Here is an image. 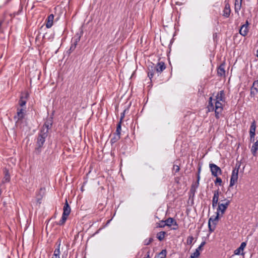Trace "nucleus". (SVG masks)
<instances>
[{
	"instance_id": "ea45409f",
	"label": "nucleus",
	"mask_w": 258,
	"mask_h": 258,
	"mask_svg": "<svg viewBox=\"0 0 258 258\" xmlns=\"http://www.w3.org/2000/svg\"><path fill=\"white\" fill-rule=\"evenodd\" d=\"M44 190H45L44 188H41L40 189L39 192L40 194L42 195L41 196V197H42V196L44 195Z\"/></svg>"
},
{
	"instance_id": "49530a36",
	"label": "nucleus",
	"mask_w": 258,
	"mask_h": 258,
	"mask_svg": "<svg viewBox=\"0 0 258 258\" xmlns=\"http://www.w3.org/2000/svg\"><path fill=\"white\" fill-rule=\"evenodd\" d=\"M111 219H110V220H108V221H107V223H106V225H108V224L110 223V221H111Z\"/></svg>"
},
{
	"instance_id": "cd10ccee",
	"label": "nucleus",
	"mask_w": 258,
	"mask_h": 258,
	"mask_svg": "<svg viewBox=\"0 0 258 258\" xmlns=\"http://www.w3.org/2000/svg\"><path fill=\"white\" fill-rule=\"evenodd\" d=\"M149 71L148 73V76L150 78V80L153 77L155 71H156L155 70H154V68L153 67H151V70L149 69Z\"/></svg>"
},
{
	"instance_id": "79ce46f5",
	"label": "nucleus",
	"mask_w": 258,
	"mask_h": 258,
	"mask_svg": "<svg viewBox=\"0 0 258 258\" xmlns=\"http://www.w3.org/2000/svg\"><path fill=\"white\" fill-rule=\"evenodd\" d=\"M201 170V167L200 166L199 167V168H198V174H200Z\"/></svg>"
},
{
	"instance_id": "6e6552de",
	"label": "nucleus",
	"mask_w": 258,
	"mask_h": 258,
	"mask_svg": "<svg viewBox=\"0 0 258 258\" xmlns=\"http://www.w3.org/2000/svg\"><path fill=\"white\" fill-rule=\"evenodd\" d=\"M25 111L26 107L17 109V115L14 116V119L17 120V122L24 117Z\"/></svg>"
},
{
	"instance_id": "e433bc0d",
	"label": "nucleus",
	"mask_w": 258,
	"mask_h": 258,
	"mask_svg": "<svg viewBox=\"0 0 258 258\" xmlns=\"http://www.w3.org/2000/svg\"><path fill=\"white\" fill-rule=\"evenodd\" d=\"M205 244H206V242L205 241L202 242L201 244L196 249V250H198V251H199L201 249L202 247L205 245Z\"/></svg>"
},
{
	"instance_id": "72a5a7b5",
	"label": "nucleus",
	"mask_w": 258,
	"mask_h": 258,
	"mask_svg": "<svg viewBox=\"0 0 258 258\" xmlns=\"http://www.w3.org/2000/svg\"><path fill=\"white\" fill-rule=\"evenodd\" d=\"M77 43H78V41H76L74 44H72L71 47H70V51H74L76 47V46L77 45Z\"/></svg>"
},
{
	"instance_id": "20e7f679",
	"label": "nucleus",
	"mask_w": 258,
	"mask_h": 258,
	"mask_svg": "<svg viewBox=\"0 0 258 258\" xmlns=\"http://www.w3.org/2000/svg\"><path fill=\"white\" fill-rule=\"evenodd\" d=\"M48 134H45L40 132L38 135V138L37 140V147L36 148V150H39L41 149L45 141V139L47 137Z\"/></svg>"
},
{
	"instance_id": "423d86ee",
	"label": "nucleus",
	"mask_w": 258,
	"mask_h": 258,
	"mask_svg": "<svg viewBox=\"0 0 258 258\" xmlns=\"http://www.w3.org/2000/svg\"><path fill=\"white\" fill-rule=\"evenodd\" d=\"M209 167L212 173V175L214 177H217L218 175L222 174V170L221 168L218 167L217 165L214 163H210L209 164Z\"/></svg>"
},
{
	"instance_id": "f03ea898",
	"label": "nucleus",
	"mask_w": 258,
	"mask_h": 258,
	"mask_svg": "<svg viewBox=\"0 0 258 258\" xmlns=\"http://www.w3.org/2000/svg\"><path fill=\"white\" fill-rule=\"evenodd\" d=\"M223 203H218V206L217 209V213H218L221 216L224 214L226 210L227 209L229 206L230 201L229 200L225 199L223 201H221Z\"/></svg>"
},
{
	"instance_id": "7ed1b4c3",
	"label": "nucleus",
	"mask_w": 258,
	"mask_h": 258,
	"mask_svg": "<svg viewBox=\"0 0 258 258\" xmlns=\"http://www.w3.org/2000/svg\"><path fill=\"white\" fill-rule=\"evenodd\" d=\"M218 213H216V216H212L211 217L208 221V227H209V230L210 233H212L213 232L215 229L216 225L217 224V222L218 221L219 217L220 216Z\"/></svg>"
},
{
	"instance_id": "dca6fc26",
	"label": "nucleus",
	"mask_w": 258,
	"mask_h": 258,
	"mask_svg": "<svg viewBox=\"0 0 258 258\" xmlns=\"http://www.w3.org/2000/svg\"><path fill=\"white\" fill-rule=\"evenodd\" d=\"M70 213H71V208L68 203L67 200H66V203L64 204V205L63 208L62 215L69 216Z\"/></svg>"
},
{
	"instance_id": "473e14b6",
	"label": "nucleus",
	"mask_w": 258,
	"mask_h": 258,
	"mask_svg": "<svg viewBox=\"0 0 258 258\" xmlns=\"http://www.w3.org/2000/svg\"><path fill=\"white\" fill-rule=\"evenodd\" d=\"M194 237L192 236H189L187 237L186 240V243L188 245H190L192 243Z\"/></svg>"
},
{
	"instance_id": "58836bf2",
	"label": "nucleus",
	"mask_w": 258,
	"mask_h": 258,
	"mask_svg": "<svg viewBox=\"0 0 258 258\" xmlns=\"http://www.w3.org/2000/svg\"><path fill=\"white\" fill-rule=\"evenodd\" d=\"M249 136H250V142H254L255 135H254V134H249Z\"/></svg>"
},
{
	"instance_id": "6ab92c4d",
	"label": "nucleus",
	"mask_w": 258,
	"mask_h": 258,
	"mask_svg": "<svg viewBox=\"0 0 258 258\" xmlns=\"http://www.w3.org/2000/svg\"><path fill=\"white\" fill-rule=\"evenodd\" d=\"M54 19V15L53 14L49 15L47 18V22L46 24V27L47 28H50L53 25V22Z\"/></svg>"
},
{
	"instance_id": "c9c22d12",
	"label": "nucleus",
	"mask_w": 258,
	"mask_h": 258,
	"mask_svg": "<svg viewBox=\"0 0 258 258\" xmlns=\"http://www.w3.org/2000/svg\"><path fill=\"white\" fill-rule=\"evenodd\" d=\"M222 182V179L220 177H216V180L215 181V183L216 184L217 183H218L220 185H221V183Z\"/></svg>"
},
{
	"instance_id": "4c0bfd02",
	"label": "nucleus",
	"mask_w": 258,
	"mask_h": 258,
	"mask_svg": "<svg viewBox=\"0 0 258 258\" xmlns=\"http://www.w3.org/2000/svg\"><path fill=\"white\" fill-rule=\"evenodd\" d=\"M173 169L175 171V172H178L180 170V168L179 166L174 165L173 166Z\"/></svg>"
},
{
	"instance_id": "0eeeda50",
	"label": "nucleus",
	"mask_w": 258,
	"mask_h": 258,
	"mask_svg": "<svg viewBox=\"0 0 258 258\" xmlns=\"http://www.w3.org/2000/svg\"><path fill=\"white\" fill-rule=\"evenodd\" d=\"M28 92H25L22 93L20 99L19 101V104L22 108L26 107V104L29 97Z\"/></svg>"
},
{
	"instance_id": "393cba45",
	"label": "nucleus",
	"mask_w": 258,
	"mask_h": 258,
	"mask_svg": "<svg viewBox=\"0 0 258 258\" xmlns=\"http://www.w3.org/2000/svg\"><path fill=\"white\" fill-rule=\"evenodd\" d=\"M120 138V136L114 134L113 137L110 140V143L111 145L114 144L118 141Z\"/></svg>"
},
{
	"instance_id": "2f4dec72",
	"label": "nucleus",
	"mask_w": 258,
	"mask_h": 258,
	"mask_svg": "<svg viewBox=\"0 0 258 258\" xmlns=\"http://www.w3.org/2000/svg\"><path fill=\"white\" fill-rule=\"evenodd\" d=\"M153 241V239L152 238H149V239H146L144 241V244L145 245H149L152 241Z\"/></svg>"
},
{
	"instance_id": "a18cd8bd",
	"label": "nucleus",
	"mask_w": 258,
	"mask_h": 258,
	"mask_svg": "<svg viewBox=\"0 0 258 258\" xmlns=\"http://www.w3.org/2000/svg\"><path fill=\"white\" fill-rule=\"evenodd\" d=\"M124 117V114L122 115L121 117V118H120V120H122V118Z\"/></svg>"
},
{
	"instance_id": "9b49d317",
	"label": "nucleus",
	"mask_w": 258,
	"mask_h": 258,
	"mask_svg": "<svg viewBox=\"0 0 258 258\" xmlns=\"http://www.w3.org/2000/svg\"><path fill=\"white\" fill-rule=\"evenodd\" d=\"M248 25H249V23H248V21L247 20L245 22V23L241 26V28L239 30V33L240 35H241L243 36H245L247 35L248 32Z\"/></svg>"
},
{
	"instance_id": "a19ab883",
	"label": "nucleus",
	"mask_w": 258,
	"mask_h": 258,
	"mask_svg": "<svg viewBox=\"0 0 258 258\" xmlns=\"http://www.w3.org/2000/svg\"><path fill=\"white\" fill-rule=\"evenodd\" d=\"M200 179V174H198V176H197V182H198V184H199V182Z\"/></svg>"
},
{
	"instance_id": "39448f33",
	"label": "nucleus",
	"mask_w": 258,
	"mask_h": 258,
	"mask_svg": "<svg viewBox=\"0 0 258 258\" xmlns=\"http://www.w3.org/2000/svg\"><path fill=\"white\" fill-rule=\"evenodd\" d=\"M239 167L235 168L232 171L230 180L229 186H233L237 181L238 176Z\"/></svg>"
},
{
	"instance_id": "c756f323",
	"label": "nucleus",
	"mask_w": 258,
	"mask_h": 258,
	"mask_svg": "<svg viewBox=\"0 0 258 258\" xmlns=\"http://www.w3.org/2000/svg\"><path fill=\"white\" fill-rule=\"evenodd\" d=\"M10 176L9 174L8 171H7L5 172V176L3 179V182H8L10 181Z\"/></svg>"
},
{
	"instance_id": "ddd939ff",
	"label": "nucleus",
	"mask_w": 258,
	"mask_h": 258,
	"mask_svg": "<svg viewBox=\"0 0 258 258\" xmlns=\"http://www.w3.org/2000/svg\"><path fill=\"white\" fill-rule=\"evenodd\" d=\"M258 93V80L254 81L250 89V95L254 96Z\"/></svg>"
},
{
	"instance_id": "f3484780",
	"label": "nucleus",
	"mask_w": 258,
	"mask_h": 258,
	"mask_svg": "<svg viewBox=\"0 0 258 258\" xmlns=\"http://www.w3.org/2000/svg\"><path fill=\"white\" fill-rule=\"evenodd\" d=\"M246 243L245 242H243L241 243L240 246L237 248L236 249H235L234 250V254L235 255H240V254H242L243 253H241V252L244 249V248L246 246Z\"/></svg>"
},
{
	"instance_id": "de8ad7c7",
	"label": "nucleus",
	"mask_w": 258,
	"mask_h": 258,
	"mask_svg": "<svg viewBox=\"0 0 258 258\" xmlns=\"http://www.w3.org/2000/svg\"><path fill=\"white\" fill-rule=\"evenodd\" d=\"M256 53H257V54H256V56H257V57H258V49H257V51H256Z\"/></svg>"
},
{
	"instance_id": "a211bd4d",
	"label": "nucleus",
	"mask_w": 258,
	"mask_h": 258,
	"mask_svg": "<svg viewBox=\"0 0 258 258\" xmlns=\"http://www.w3.org/2000/svg\"><path fill=\"white\" fill-rule=\"evenodd\" d=\"M242 0H235L234 10L236 13L239 14V11L241 8Z\"/></svg>"
},
{
	"instance_id": "c85d7f7f",
	"label": "nucleus",
	"mask_w": 258,
	"mask_h": 258,
	"mask_svg": "<svg viewBox=\"0 0 258 258\" xmlns=\"http://www.w3.org/2000/svg\"><path fill=\"white\" fill-rule=\"evenodd\" d=\"M68 217V216L62 215L61 219L58 223V224L59 225H63L65 223Z\"/></svg>"
},
{
	"instance_id": "a878e982",
	"label": "nucleus",
	"mask_w": 258,
	"mask_h": 258,
	"mask_svg": "<svg viewBox=\"0 0 258 258\" xmlns=\"http://www.w3.org/2000/svg\"><path fill=\"white\" fill-rule=\"evenodd\" d=\"M166 232L164 231H161L157 234V238L160 240L162 241L164 239Z\"/></svg>"
},
{
	"instance_id": "c03bdc74",
	"label": "nucleus",
	"mask_w": 258,
	"mask_h": 258,
	"mask_svg": "<svg viewBox=\"0 0 258 258\" xmlns=\"http://www.w3.org/2000/svg\"><path fill=\"white\" fill-rule=\"evenodd\" d=\"M163 224H164V223H161V221L160 223H159L158 226L157 227H159V226H160V225H163Z\"/></svg>"
},
{
	"instance_id": "5701e85b",
	"label": "nucleus",
	"mask_w": 258,
	"mask_h": 258,
	"mask_svg": "<svg viewBox=\"0 0 258 258\" xmlns=\"http://www.w3.org/2000/svg\"><path fill=\"white\" fill-rule=\"evenodd\" d=\"M60 244H59L57 246V248L55 249L52 258H60Z\"/></svg>"
},
{
	"instance_id": "4468645a",
	"label": "nucleus",
	"mask_w": 258,
	"mask_h": 258,
	"mask_svg": "<svg viewBox=\"0 0 258 258\" xmlns=\"http://www.w3.org/2000/svg\"><path fill=\"white\" fill-rule=\"evenodd\" d=\"M52 125L51 121H46L43 124L40 132L48 134V130Z\"/></svg>"
},
{
	"instance_id": "f8f14e48",
	"label": "nucleus",
	"mask_w": 258,
	"mask_h": 258,
	"mask_svg": "<svg viewBox=\"0 0 258 258\" xmlns=\"http://www.w3.org/2000/svg\"><path fill=\"white\" fill-rule=\"evenodd\" d=\"M220 191L219 190H216L214 191V196L212 199V207L215 208L218 204L219 197Z\"/></svg>"
},
{
	"instance_id": "9d476101",
	"label": "nucleus",
	"mask_w": 258,
	"mask_h": 258,
	"mask_svg": "<svg viewBox=\"0 0 258 258\" xmlns=\"http://www.w3.org/2000/svg\"><path fill=\"white\" fill-rule=\"evenodd\" d=\"M161 223H164L163 225H160L159 227H164L165 226H171L172 225H177L176 222L174 221L172 218H169L165 221H161Z\"/></svg>"
},
{
	"instance_id": "aec40b11",
	"label": "nucleus",
	"mask_w": 258,
	"mask_h": 258,
	"mask_svg": "<svg viewBox=\"0 0 258 258\" xmlns=\"http://www.w3.org/2000/svg\"><path fill=\"white\" fill-rule=\"evenodd\" d=\"M231 13L230 7L229 4H226L223 10V16L228 18Z\"/></svg>"
},
{
	"instance_id": "f704fd0d",
	"label": "nucleus",
	"mask_w": 258,
	"mask_h": 258,
	"mask_svg": "<svg viewBox=\"0 0 258 258\" xmlns=\"http://www.w3.org/2000/svg\"><path fill=\"white\" fill-rule=\"evenodd\" d=\"M159 255L161 256L160 258H165L166 255V250H162V251L159 253Z\"/></svg>"
},
{
	"instance_id": "7c9ffc66",
	"label": "nucleus",
	"mask_w": 258,
	"mask_h": 258,
	"mask_svg": "<svg viewBox=\"0 0 258 258\" xmlns=\"http://www.w3.org/2000/svg\"><path fill=\"white\" fill-rule=\"evenodd\" d=\"M200 255V251H199L198 250L196 249V251L191 254L190 258H197Z\"/></svg>"
},
{
	"instance_id": "2eb2a0df",
	"label": "nucleus",
	"mask_w": 258,
	"mask_h": 258,
	"mask_svg": "<svg viewBox=\"0 0 258 258\" xmlns=\"http://www.w3.org/2000/svg\"><path fill=\"white\" fill-rule=\"evenodd\" d=\"M166 68V66L165 63L163 61L159 62L156 67L154 68V70L157 73H161L163 70H164Z\"/></svg>"
},
{
	"instance_id": "4be33fe9",
	"label": "nucleus",
	"mask_w": 258,
	"mask_h": 258,
	"mask_svg": "<svg viewBox=\"0 0 258 258\" xmlns=\"http://www.w3.org/2000/svg\"><path fill=\"white\" fill-rule=\"evenodd\" d=\"M258 150V140H257L252 146L251 148V152L252 155L255 156L256 154V152Z\"/></svg>"
},
{
	"instance_id": "37998d69",
	"label": "nucleus",
	"mask_w": 258,
	"mask_h": 258,
	"mask_svg": "<svg viewBox=\"0 0 258 258\" xmlns=\"http://www.w3.org/2000/svg\"><path fill=\"white\" fill-rule=\"evenodd\" d=\"M149 254H150V252H147V256H146V257H145V258H150V255H149Z\"/></svg>"
},
{
	"instance_id": "f257e3e1",
	"label": "nucleus",
	"mask_w": 258,
	"mask_h": 258,
	"mask_svg": "<svg viewBox=\"0 0 258 258\" xmlns=\"http://www.w3.org/2000/svg\"><path fill=\"white\" fill-rule=\"evenodd\" d=\"M224 104L225 102H214L213 101V98L210 97L209 98L207 108L209 112L214 111L216 118L219 119L223 110Z\"/></svg>"
},
{
	"instance_id": "1a4fd4ad",
	"label": "nucleus",
	"mask_w": 258,
	"mask_h": 258,
	"mask_svg": "<svg viewBox=\"0 0 258 258\" xmlns=\"http://www.w3.org/2000/svg\"><path fill=\"white\" fill-rule=\"evenodd\" d=\"M215 97V99H213V101L225 103V93L223 90H221L218 92Z\"/></svg>"
},
{
	"instance_id": "412c9836",
	"label": "nucleus",
	"mask_w": 258,
	"mask_h": 258,
	"mask_svg": "<svg viewBox=\"0 0 258 258\" xmlns=\"http://www.w3.org/2000/svg\"><path fill=\"white\" fill-rule=\"evenodd\" d=\"M217 74L219 76H223L225 75V64L222 63L217 69Z\"/></svg>"
},
{
	"instance_id": "bb28decb",
	"label": "nucleus",
	"mask_w": 258,
	"mask_h": 258,
	"mask_svg": "<svg viewBox=\"0 0 258 258\" xmlns=\"http://www.w3.org/2000/svg\"><path fill=\"white\" fill-rule=\"evenodd\" d=\"M121 120H120L119 122L117 124V125L116 127V130L115 133H114L115 134L119 136H120L121 131Z\"/></svg>"
},
{
	"instance_id": "b1692460",
	"label": "nucleus",
	"mask_w": 258,
	"mask_h": 258,
	"mask_svg": "<svg viewBox=\"0 0 258 258\" xmlns=\"http://www.w3.org/2000/svg\"><path fill=\"white\" fill-rule=\"evenodd\" d=\"M255 129H256V124L255 121H253L250 125L249 134H254L255 135Z\"/></svg>"
}]
</instances>
